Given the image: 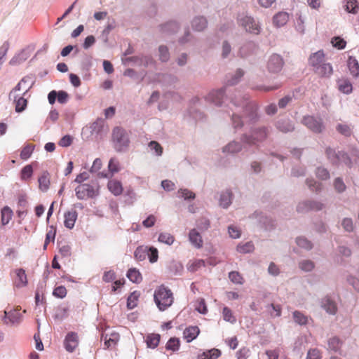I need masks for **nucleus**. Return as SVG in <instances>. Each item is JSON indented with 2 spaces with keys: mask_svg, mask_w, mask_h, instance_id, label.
Masks as SVG:
<instances>
[{
  "mask_svg": "<svg viewBox=\"0 0 359 359\" xmlns=\"http://www.w3.org/2000/svg\"><path fill=\"white\" fill-rule=\"evenodd\" d=\"M16 279L15 284L18 287H25L27 284V278L25 271L22 269H18L15 271Z\"/></svg>",
  "mask_w": 359,
  "mask_h": 359,
  "instance_id": "f3484780",
  "label": "nucleus"
},
{
  "mask_svg": "<svg viewBox=\"0 0 359 359\" xmlns=\"http://www.w3.org/2000/svg\"><path fill=\"white\" fill-rule=\"evenodd\" d=\"M221 355V351L217 348H212L198 355L197 359H217Z\"/></svg>",
  "mask_w": 359,
  "mask_h": 359,
  "instance_id": "412c9836",
  "label": "nucleus"
},
{
  "mask_svg": "<svg viewBox=\"0 0 359 359\" xmlns=\"http://www.w3.org/2000/svg\"><path fill=\"white\" fill-rule=\"evenodd\" d=\"M55 234H56L55 227L53 226H50L49 227V229H48L47 233H46V240H45L44 246H43L44 249L46 248V246L48 245V243L50 241H54Z\"/></svg>",
  "mask_w": 359,
  "mask_h": 359,
  "instance_id": "58836bf2",
  "label": "nucleus"
},
{
  "mask_svg": "<svg viewBox=\"0 0 359 359\" xmlns=\"http://www.w3.org/2000/svg\"><path fill=\"white\" fill-rule=\"evenodd\" d=\"M341 225L346 231L351 232L353 231V223L352 219L350 218H344L342 221Z\"/></svg>",
  "mask_w": 359,
  "mask_h": 359,
  "instance_id": "e2e57ef3",
  "label": "nucleus"
},
{
  "mask_svg": "<svg viewBox=\"0 0 359 359\" xmlns=\"http://www.w3.org/2000/svg\"><path fill=\"white\" fill-rule=\"evenodd\" d=\"M229 278L234 284L242 285L243 283V278L238 271H231L229 273Z\"/></svg>",
  "mask_w": 359,
  "mask_h": 359,
  "instance_id": "79ce46f5",
  "label": "nucleus"
},
{
  "mask_svg": "<svg viewBox=\"0 0 359 359\" xmlns=\"http://www.w3.org/2000/svg\"><path fill=\"white\" fill-rule=\"evenodd\" d=\"M128 279L135 283H140L142 280L140 272L135 268L130 269L127 273Z\"/></svg>",
  "mask_w": 359,
  "mask_h": 359,
  "instance_id": "cd10ccee",
  "label": "nucleus"
},
{
  "mask_svg": "<svg viewBox=\"0 0 359 359\" xmlns=\"http://www.w3.org/2000/svg\"><path fill=\"white\" fill-rule=\"evenodd\" d=\"M158 241L170 245L175 241V238L169 233H161L158 236Z\"/></svg>",
  "mask_w": 359,
  "mask_h": 359,
  "instance_id": "e433bc0d",
  "label": "nucleus"
},
{
  "mask_svg": "<svg viewBox=\"0 0 359 359\" xmlns=\"http://www.w3.org/2000/svg\"><path fill=\"white\" fill-rule=\"evenodd\" d=\"M148 257L150 262H156L158 258V252L157 249L154 247H151L148 251Z\"/></svg>",
  "mask_w": 359,
  "mask_h": 359,
  "instance_id": "bf43d9fd",
  "label": "nucleus"
},
{
  "mask_svg": "<svg viewBox=\"0 0 359 359\" xmlns=\"http://www.w3.org/2000/svg\"><path fill=\"white\" fill-rule=\"evenodd\" d=\"M160 60L162 62H167L170 58L168 49L166 46H161L158 48Z\"/></svg>",
  "mask_w": 359,
  "mask_h": 359,
  "instance_id": "864d4df0",
  "label": "nucleus"
},
{
  "mask_svg": "<svg viewBox=\"0 0 359 359\" xmlns=\"http://www.w3.org/2000/svg\"><path fill=\"white\" fill-rule=\"evenodd\" d=\"M338 88L343 93L349 94L353 90V86L347 79H341L337 81Z\"/></svg>",
  "mask_w": 359,
  "mask_h": 359,
  "instance_id": "a211bd4d",
  "label": "nucleus"
},
{
  "mask_svg": "<svg viewBox=\"0 0 359 359\" xmlns=\"http://www.w3.org/2000/svg\"><path fill=\"white\" fill-rule=\"evenodd\" d=\"M347 66L351 74L355 77H359V63L355 57L349 56L347 60Z\"/></svg>",
  "mask_w": 359,
  "mask_h": 359,
  "instance_id": "4468645a",
  "label": "nucleus"
},
{
  "mask_svg": "<svg viewBox=\"0 0 359 359\" xmlns=\"http://www.w3.org/2000/svg\"><path fill=\"white\" fill-rule=\"evenodd\" d=\"M178 193L180 195V196L184 198V199H193L195 198V194L192 191L186 189H180L178 191Z\"/></svg>",
  "mask_w": 359,
  "mask_h": 359,
  "instance_id": "774afa93",
  "label": "nucleus"
},
{
  "mask_svg": "<svg viewBox=\"0 0 359 359\" xmlns=\"http://www.w3.org/2000/svg\"><path fill=\"white\" fill-rule=\"evenodd\" d=\"M64 346L68 352H73L79 346V337L74 332H69L65 339Z\"/></svg>",
  "mask_w": 359,
  "mask_h": 359,
  "instance_id": "1a4fd4ad",
  "label": "nucleus"
},
{
  "mask_svg": "<svg viewBox=\"0 0 359 359\" xmlns=\"http://www.w3.org/2000/svg\"><path fill=\"white\" fill-rule=\"evenodd\" d=\"M327 158L333 163L337 164L338 153L330 147H327L325 150Z\"/></svg>",
  "mask_w": 359,
  "mask_h": 359,
  "instance_id": "09e8293b",
  "label": "nucleus"
},
{
  "mask_svg": "<svg viewBox=\"0 0 359 359\" xmlns=\"http://www.w3.org/2000/svg\"><path fill=\"white\" fill-rule=\"evenodd\" d=\"M77 215L78 214L76 211L74 210L65 212L64 215V224L65 227L72 229L74 226L75 222L77 219Z\"/></svg>",
  "mask_w": 359,
  "mask_h": 359,
  "instance_id": "ddd939ff",
  "label": "nucleus"
},
{
  "mask_svg": "<svg viewBox=\"0 0 359 359\" xmlns=\"http://www.w3.org/2000/svg\"><path fill=\"white\" fill-rule=\"evenodd\" d=\"M267 135V132L265 128H259L253 130L252 135L250 137L247 135L243 136V141L249 144H255L258 142L264 140Z\"/></svg>",
  "mask_w": 359,
  "mask_h": 359,
  "instance_id": "423d86ee",
  "label": "nucleus"
},
{
  "mask_svg": "<svg viewBox=\"0 0 359 359\" xmlns=\"http://www.w3.org/2000/svg\"><path fill=\"white\" fill-rule=\"evenodd\" d=\"M161 29L163 32L172 33L177 32L178 26L175 22H170L163 25Z\"/></svg>",
  "mask_w": 359,
  "mask_h": 359,
  "instance_id": "49530a36",
  "label": "nucleus"
},
{
  "mask_svg": "<svg viewBox=\"0 0 359 359\" xmlns=\"http://www.w3.org/2000/svg\"><path fill=\"white\" fill-rule=\"evenodd\" d=\"M241 150V145L240 144V143L236 142H231L224 148L223 151L234 154L240 151Z\"/></svg>",
  "mask_w": 359,
  "mask_h": 359,
  "instance_id": "c9c22d12",
  "label": "nucleus"
},
{
  "mask_svg": "<svg viewBox=\"0 0 359 359\" xmlns=\"http://www.w3.org/2000/svg\"><path fill=\"white\" fill-rule=\"evenodd\" d=\"M39 187L42 191H46L50 186V174L48 172H43L39 177Z\"/></svg>",
  "mask_w": 359,
  "mask_h": 359,
  "instance_id": "6ab92c4d",
  "label": "nucleus"
},
{
  "mask_svg": "<svg viewBox=\"0 0 359 359\" xmlns=\"http://www.w3.org/2000/svg\"><path fill=\"white\" fill-rule=\"evenodd\" d=\"M15 111L17 112H22L27 107V100L22 97H20L15 100Z\"/></svg>",
  "mask_w": 359,
  "mask_h": 359,
  "instance_id": "ea45409f",
  "label": "nucleus"
},
{
  "mask_svg": "<svg viewBox=\"0 0 359 359\" xmlns=\"http://www.w3.org/2000/svg\"><path fill=\"white\" fill-rule=\"evenodd\" d=\"M316 176L323 180H325L330 178L329 172L323 168H318L316 170Z\"/></svg>",
  "mask_w": 359,
  "mask_h": 359,
  "instance_id": "680f3d73",
  "label": "nucleus"
},
{
  "mask_svg": "<svg viewBox=\"0 0 359 359\" xmlns=\"http://www.w3.org/2000/svg\"><path fill=\"white\" fill-rule=\"evenodd\" d=\"M13 215V210L8 206L4 207L1 211V224L3 225L8 224L12 219Z\"/></svg>",
  "mask_w": 359,
  "mask_h": 359,
  "instance_id": "a878e982",
  "label": "nucleus"
},
{
  "mask_svg": "<svg viewBox=\"0 0 359 359\" xmlns=\"http://www.w3.org/2000/svg\"><path fill=\"white\" fill-rule=\"evenodd\" d=\"M345 6L346 11L348 13H357L359 10V6L356 0H347Z\"/></svg>",
  "mask_w": 359,
  "mask_h": 359,
  "instance_id": "4c0bfd02",
  "label": "nucleus"
},
{
  "mask_svg": "<svg viewBox=\"0 0 359 359\" xmlns=\"http://www.w3.org/2000/svg\"><path fill=\"white\" fill-rule=\"evenodd\" d=\"M67 293V289L65 288V287L60 285V286L56 287L54 289V290L53 292V295L55 296V297L62 299L66 297Z\"/></svg>",
  "mask_w": 359,
  "mask_h": 359,
  "instance_id": "3c124183",
  "label": "nucleus"
},
{
  "mask_svg": "<svg viewBox=\"0 0 359 359\" xmlns=\"http://www.w3.org/2000/svg\"><path fill=\"white\" fill-rule=\"evenodd\" d=\"M337 131L345 137H350L352 135V128L346 123H339L336 127Z\"/></svg>",
  "mask_w": 359,
  "mask_h": 359,
  "instance_id": "473e14b6",
  "label": "nucleus"
},
{
  "mask_svg": "<svg viewBox=\"0 0 359 359\" xmlns=\"http://www.w3.org/2000/svg\"><path fill=\"white\" fill-rule=\"evenodd\" d=\"M254 250V245L252 242H248L244 245H239L237 247L238 252L241 253L250 252Z\"/></svg>",
  "mask_w": 359,
  "mask_h": 359,
  "instance_id": "603ef678",
  "label": "nucleus"
},
{
  "mask_svg": "<svg viewBox=\"0 0 359 359\" xmlns=\"http://www.w3.org/2000/svg\"><path fill=\"white\" fill-rule=\"evenodd\" d=\"M207 20L203 17L196 18L192 21V27L196 31H202L207 27Z\"/></svg>",
  "mask_w": 359,
  "mask_h": 359,
  "instance_id": "c756f323",
  "label": "nucleus"
},
{
  "mask_svg": "<svg viewBox=\"0 0 359 359\" xmlns=\"http://www.w3.org/2000/svg\"><path fill=\"white\" fill-rule=\"evenodd\" d=\"M299 268L305 271H311L314 268V264L310 260H305L299 263Z\"/></svg>",
  "mask_w": 359,
  "mask_h": 359,
  "instance_id": "0e129e2a",
  "label": "nucleus"
},
{
  "mask_svg": "<svg viewBox=\"0 0 359 359\" xmlns=\"http://www.w3.org/2000/svg\"><path fill=\"white\" fill-rule=\"evenodd\" d=\"M34 149V146L32 144H26L21 150L20 152V158L22 160H27L28 159L32 154L33 153V151Z\"/></svg>",
  "mask_w": 359,
  "mask_h": 359,
  "instance_id": "72a5a7b5",
  "label": "nucleus"
},
{
  "mask_svg": "<svg viewBox=\"0 0 359 359\" xmlns=\"http://www.w3.org/2000/svg\"><path fill=\"white\" fill-rule=\"evenodd\" d=\"M154 299L158 309L165 311L173 304L174 296L170 289L161 285L155 290Z\"/></svg>",
  "mask_w": 359,
  "mask_h": 359,
  "instance_id": "f03ea898",
  "label": "nucleus"
},
{
  "mask_svg": "<svg viewBox=\"0 0 359 359\" xmlns=\"http://www.w3.org/2000/svg\"><path fill=\"white\" fill-rule=\"evenodd\" d=\"M32 166L31 165H27L21 170V179L22 180H27L32 177Z\"/></svg>",
  "mask_w": 359,
  "mask_h": 359,
  "instance_id": "37998d69",
  "label": "nucleus"
},
{
  "mask_svg": "<svg viewBox=\"0 0 359 359\" xmlns=\"http://www.w3.org/2000/svg\"><path fill=\"white\" fill-rule=\"evenodd\" d=\"M244 75V72L242 69H238L236 72V74L231 79L227 81V84L229 86H233L236 84L239 79Z\"/></svg>",
  "mask_w": 359,
  "mask_h": 359,
  "instance_id": "6e6d98bb",
  "label": "nucleus"
},
{
  "mask_svg": "<svg viewBox=\"0 0 359 359\" xmlns=\"http://www.w3.org/2000/svg\"><path fill=\"white\" fill-rule=\"evenodd\" d=\"M283 67V60L278 55H272L268 60L267 68L271 73L279 72Z\"/></svg>",
  "mask_w": 359,
  "mask_h": 359,
  "instance_id": "6e6552de",
  "label": "nucleus"
},
{
  "mask_svg": "<svg viewBox=\"0 0 359 359\" xmlns=\"http://www.w3.org/2000/svg\"><path fill=\"white\" fill-rule=\"evenodd\" d=\"M160 334H149L147 336L145 341L148 348H155L158 346L160 342Z\"/></svg>",
  "mask_w": 359,
  "mask_h": 359,
  "instance_id": "393cba45",
  "label": "nucleus"
},
{
  "mask_svg": "<svg viewBox=\"0 0 359 359\" xmlns=\"http://www.w3.org/2000/svg\"><path fill=\"white\" fill-rule=\"evenodd\" d=\"M116 278L115 272L112 270H109L108 271H105L102 280L106 283H109L113 281Z\"/></svg>",
  "mask_w": 359,
  "mask_h": 359,
  "instance_id": "338daca9",
  "label": "nucleus"
},
{
  "mask_svg": "<svg viewBox=\"0 0 359 359\" xmlns=\"http://www.w3.org/2000/svg\"><path fill=\"white\" fill-rule=\"evenodd\" d=\"M205 266V262L203 259L191 260L187 264V269L191 272H195L202 267Z\"/></svg>",
  "mask_w": 359,
  "mask_h": 359,
  "instance_id": "c85d7f7f",
  "label": "nucleus"
},
{
  "mask_svg": "<svg viewBox=\"0 0 359 359\" xmlns=\"http://www.w3.org/2000/svg\"><path fill=\"white\" fill-rule=\"evenodd\" d=\"M223 97L224 90L222 89L212 91L208 95V99L217 106L221 105Z\"/></svg>",
  "mask_w": 359,
  "mask_h": 359,
  "instance_id": "b1692460",
  "label": "nucleus"
},
{
  "mask_svg": "<svg viewBox=\"0 0 359 359\" xmlns=\"http://www.w3.org/2000/svg\"><path fill=\"white\" fill-rule=\"evenodd\" d=\"M107 187L109 190L115 196H119L123 192V186L121 182L116 180H111L108 182Z\"/></svg>",
  "mask_w": 359,
  "mask_h": 359,
  "instance_id": "dca6fc26",
  "label": "nucleus"
},
{
  "mask_svg": "<svg viewBox=\"0 0 359 359\" xmlns=\"http://www.w3.org/2000/svg\"><path fill=\"white\" fill-rule=\"evenodd\" d=\"M180 347V341L176 338H171L168 340L166 344L165 348L168 350H171L172 351H175L179 349Z\"/></svg>",
  "mask_w": 359,
  "mask_h": 359,
  "instance_id": "de8ad7c7",
  "label": "nucleus"
},
{
  "mask_svg": "<svg viewBox=\"0 0 359 359\" xmlns=\"http://www.w3.org/2000/svg\"><path fill=\"white\" fill-rule=\"evenodd\" d=\"M232 194L229 191H226L221 195L219 204L224 208H226L231 203Z\"/></svg>",
  "mask_w": 359,
  "mask_h": 359,
  "instance_id": "f704fd0d",
  "label": "nucleus"
},
{
  "mask_svg": "<svg viewBox=\"0 0 359 359\" xmlns=\"http://www.w3.org/2000/svg\"><path fill=\"white\" fill-rule=\"evenodd\" d=\"M344 163L345 165H346L348 167H351L353 163L348 156L346 153L344 151H339L338 152V159H337V163Z\"/></svg>",
  "mask_w": 359,
  "mask_h": 359,
  "instance_id": "a19ab883",
  "label": "nucleus"
},
{
  "mask_svg": "<svg viewBox=\"0 0 359 359\" xmlns=\"http://www.w3.org/2000/svg\"><path fill=\"white\" fill-rule=\"evenodd\" d=\"M112 141L117 151H125L129 145V138L127 133L121 128L116 127L113 130Z\"/></svg>",
  "mask_w": 359,
  "mask_h": 359,
  "instance_id": "7ed1b4c3",
  "label": "nucleus"
},
{
  "mask_svg": "<svg viewBox=\"0 0 359 359\" xmlns=\"http://www.w3.org/2000/svg\"><path fill=\"white\" fill-rule=\"evenodd\" d=\"M190 243L196 248L200 249L203 245V241L200 233L196 229H191L189 233Z\"/></svg>",
  "mask_w": 359,
  "mask_h": 359,
  "instance_id": "f8f14e48",
  "label": "nucleus"
},
{
  "mask_svg": "<svg viewBox=\"0 0 359 359\" xmlns=\"http://www.w3.org/2000/svg\"><path fill=\"white\" fill-rule=\"evenodd\" d=\"M21 310L20 306H17L15 309L7 311H4L5 318L6 319H8L9 322L14 324V323H19L22 320V314L20 312Z\"/></svg>",
  "mask_w": 359,
  "mask_h": 359,
  "instance_id": "9d476101",
  "label": "nucleus"
},
{
  "mask_svg": "<svg viewBox=\"0 0 359 359\" xmlns=\"http://www.w3.org/2000/svg\"><path fill=\"white\" fill-rule=\"evenodd\" d=\"M306 184L312 191H319L322 189V184L313 180H307Z\"/></svg>",
  "mask_w": 359,
  "mask_h": 359,
  "instance_id": "13d9d810",
  "label": "nucleus"
},
{
  "mask_svg": "<svg viewBox=\"0 0 359 359\" xmlns=\"http://www.w3.org/2000/svg\"><path fill=\"white\" fill-rule=\"evenodd\" d=\"M240 25L248 32L258 34L260 31L259 25L250 16H245L239 20Z\"/></svg>",
  "mask_w": 359,
  "mask_h": 359,
  "instance_id": "0eeeda50",
  "label": "nucleus"
},
{
  "mask_svg": "<svg viewBox=\"0 0 359 359\" xmlns=\"http://www.w3.org/2000/svg\"><path fill=\"white\" fill-rule=\"evenodd\" d=\"M104 340V345L107 348L115 346L119 340L120 336L117 332H112L109 335H102Z\"/></svg>",
  "mask_w": 359,
  "mask_h": 359,
  "instance_id": "aec40b11",
  "label": "nucleus"
},
{
  "mask_svg": "<svg viewBox=\"0 0 359 359\" xmlns=\"http://www.w3.org/2000/svg\"><path fill=\"white\" fill-rule=\"evenodd\" d=\"M302 123L315 133H320L325 129L322 119L313 116H304L302 119Z\"/></svg>",
  "mask_w": 359,
  "mask_h": 359,
  "instance_id": "39448f33",
  "label": "nucleus"
},
{
  "mask_svg": "<svg viewBox=\"0 0 359 359\" xmlns=\"http://www.w3.org/2000/svg\"><path fill=\"white\" fill-rule=\"evenodd\" d=\"M140 297V292H133L127 299V307L129 309H133L137 306L139 298Z\"/></svg>",
  "mask_w": 359,
  "mask_h": 359,
  "instance_id": "bb28decb",
  "label": "nucleus"
},
{
  "mask_svg": "<svg viewBox=\"0 0 359 359\" xmlns=\"http://www.w3.org/2000/svg\"><path fill=\"white\" fill-rule=\"evenodd\" d=\"M297 244L302 248H305L306 250H310L312 248V244L309 241H308L305 238L299 237L297 239Z\"/></svg>",
  "mask_w": 359,
  "mask_h": 359,
  "instance_id": "4d7b16f0",
  "label": "nucleus"
},
{
  "mask_svg": "<svg viewBox=\"0 0 359 359\" xmlns=\"http://www.w3.org/2000/svg\"><path fill=\"white\" fill-rule=\"evenodd\" d=\"M322 306L330 314H335L337 310L335 302L331 300L329 297H325L323 299Z\"/></svg>",
  "mask_w": 359,
  "mask_h": 359,
  "instance_id": "4be33fe9",
  "label": "nucleus"
},
{
  "mask_svg": "<svg viewBox=\"0 0 359 359\" xmlns=\"http://www.w3.org/2000/svg\"><path fill=\"white\" fill-rule=\"evenodd\" d=\"M293 318L294 321L299 325H306L308 321L307 317L297 311L293 313Z\"/></svg>",
  "mask_w": 359,
  "mask_h": 359,
  "instance_id": "a18cd8bd",
  "label": "nucleus"
},
{
  "mask_svg": "<svg viewBox=\"0 0 359 359\" xmlns=\"http://www.w3.org/2000/svg\"><path fill=\"white\" fill-rule=\"evenodd\" d=\"M200 330L197 326H190L184 331V337L187 342H191L199 334Z\"/></svg>",
  "mask_w": 359,
  "mask_h": 359,
  "instance_id": "2eb2a0df",
  "label": "nucleus"
},
{
  "mask_svg": "<svg viewBox=\"0 0 359 359\" xmlns=\"http://www.w3.org/2000/svg\"><path fill=\"white\" fill-rule=\"evenodd\" d=\"M323 205L318 202L305 201L300 203L297 208L298 212H304L309 210H319L323 208Z\"/></svg>",
  "mask_w": 359,
  "mask_h": 359,
  "instance_id": "9b49d317",
  "label": "nucleus"
},
{
  "mask_svg": "<svg viewBox=\"0 0 359 359\" xmlns=\"http://www.w3.org/2000/svg\"><path fill=\"white\" fill-rule=\"evenodd\" d=\"M331 43L334 47L338 49H344L346 44V42L339 36L332 38Z\"/></svg>",
  "mask_w": 359,
  "mask_h": 359,
  "instance_id": "5fc2aeb1",
  "label": "nucleus"
},
{
  "mask_svg": "<svg viewBox=\"0 0 359 359\" xmlns=\"http://www.w3.org/2000/svg\"><path fill=\"white\" fill-rule=\"evenodd\" d=\"M334 186L335 189L338 192H343L346 189L345 184L344 183L343 180L339 177L337 178L334 180Z\"/></svg>",
  "mask_w": 359,
  "mask_h": 359,
  "instance_id": "69168bd1",
  "label": "nucleus"
},
{
  "mask_svg": "<svg viewBox=\"0 0 359 359\" xmlns=\"http://www.w3.org/2000/svg\"><path fill=\"white\" fill-rule=\"evenodd\" d=\"M321 353L318 348H311L307 353L306 359H320Z\"/></svg>",
  "mask_w": 359,
  "mask_h": 359,
  "instance_id": "052dcab7",
  "label": "nucleus"
},
{
  "mask_svg": "<svg viewBox=\"0 0 359 359\" xmlns=\"http://www.w3.org/2000/svg\"><path fill=\"white\" fill-rule=\"evenodd\" d=\"M222 314H223V318H224V320L230 322L231 323H233L236 322V318L233 315V313L229 308H228L226 306L224 307L223 311H222Z\"/></svg>",
  "mask_w": 359,
  "mask_h": 359,
  "instance_id": "c03bdc74",
  "label": "nucleus"
},
{
  "mask_svg": "<svg viewBox=\"0 0 359 359\" xmlns=\"http://www.w3.org/2000/svg\"><path fill=\"white\" fill-rule=\"evenodd\" d=\"M76 196L79 200L93 198L99 193L98 186L89 184H79L75 188Z\"/></svg>",
  "mask_w": 359,
  "mask_h": 359,
  "instance_id": "20e7f679",
  "label": "nucleus"
},
{
  "mask_svg": "<svg viewBox=\"0 0 359 359\" xmlns=\"http://www.w3.org/2000/svg\"><path fill=\"white\" fill-rule=\"evenodd\" d=\"M108 168L111 175H113L116 172H118L119 171L118 161L114 158H111L109 162Z\"/></svg>",
  "mask_w": 359,
  "mask_h": 359,
  "instance_id": "8fccbe9b",
  "label": "nucleus"
},
{
  "mask_svg": "<svg viewBox=\"0 0 359 359\" xmlns=\"http://www.w3.org/2000/svg\"><path fill=\"white\" fill-rule=\"evenodd\" d=\"M289 20V15L286 12H279L274 15L273 21V24L277 27L285 25Z\"/></svg>",
  "mask_w": 359,
  "mask_h": 359,
  "instance_id": "5701e85b",
  "label": "nucleus"
},
{
  "mask_svg": "<svg viewBox=\"0 0 359 359\" xmlns=\"http://www.w3.org/2000/svg\"><path fill=\"white\" fill-rule=\"evenodd\" d=\"M309 65L313 68L315 74L322 78H329L333 74V68L330 63L326 62L323 50H318L309 56Z\"/></svg>",
  "mask_w": 359,
  "mask_h": 359,
  "instance_id": "f257e3e1",
  "label": "nucleus"
},
{
  "mask_svg": "<svg viewBox=\"0 0 359 359\" xmlns=\"http://www.w3.org/2000/svg\"><path fill=\"white\" fill-rule=\"evenodd\" d=\"M327 345L329 350L337 352L340 349L342 341L337 337H332L329 339Z\"/></svg>",
  "mask_w": 359,
  "mask_h": 359,
  "instance_id": "7c9ffc66",
  "label": "nucleus"
},
{
  "mask_svg": "<svg viewBox=\"0 0 359 359\" xmlns=\"http://www.w3.org/2000/svg\"><path fill=\"white\" fill-rule=\"evenodd\" d=\"M277 128L280 131L287 133L294 130V126L289 120H282L277 123Z\"/></svg>",
  "mask_w": 359,
  "mask_h": 359,
  "instance_id": "2f4dec72",
  "label": "nucleus"
}]
</instances>
